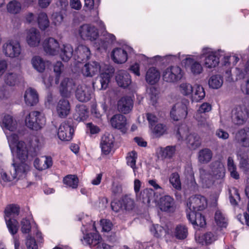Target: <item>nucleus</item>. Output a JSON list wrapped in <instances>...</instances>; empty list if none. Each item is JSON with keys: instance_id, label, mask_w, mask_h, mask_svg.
<instances>
[{"instance_id": "2f4dec72", "label": "nucleus", "mask_w": 249, "mask_h": 249, "mask_svg": "<svg viewBox=\"0 0 249 249\" xmlns=\"http://www.w3.org/2000/svg\"><path fill=\"white\" fill-rule=\"evenodd\" d=\"M52 159L50 157H41L40 158H36L34 161V166L38 170L48 169L52 166Z\"/></svg>"}, {"instance_id": "aec40b11", "label": "nucleus", "mask_w": 249, "mask_h": 249, "mask_svg": "<svg viewBox=\"0 0 249 249\" xmlns=\"http://www.w3.org/2000/svg\"><path fill=\"white\" fill-rule=\"evenodd\" d=\"M73 129L71 125L68 122L62 123L58 130L57 135L62 141H70L72 137Z\"/></svg>"}, {"instance_id": "f8f14e48", "label": "nucleus", "mask_w": 249, "mask_h": 249, "mask_svg": "<svg viewBox=\"0 0 249 249\" xmlns=\"http://www.w3.org/2000/svg\"><path fill=\"white\" fill-rule=\"evenodd\" d=\"M78 34L83 39L91 41L96 39L99 35L97 28L89 24L81 26L78 29Z\"/></svg>"}, {"instance_id": "a19ab883", "label": "nucleus", "mask_w": 249, "mask_h": 249, "mask_svg": "<svg viewBox=\"0 0 249 249\" xmlns=\"http://www.w3.org/2000/svg\"><path fill=\"white\" fill-rule=\"evenodd\" d=\"M31 64L33 67L38 72L42 73L46 68V62L40 56L36 55L31 59Z\"/></svg>"}, {"instance_id": "6e6d98bb", "label": "nucleus", "mask_w": 249, "mask_h": 249, "mask_svg": "<svg viewBox=\"0 0 249 249\" xmlns=\"http://www.w3.org/2000/svg\"><path fill=\"white\" fill-rule=\"evenodd\" d=\"M227 165L231 177L234 179H238L239 178V175L236 171V166L231 157L228 158Z\"/></svg>"}, {"instance_id": "49530a36", "label": "nucleus", "mask_w": 249, "mask_h": 249, "mask_svg": "<svg viewBox=\"0 0 249 249\" xmlns=\"http://www.w3.org/2000/svg\"><path fill=\"white\" fill-rule=\"evenodd\" d=\"M214 221L216 225L220 228H226L228 224L226 217L220 210L215 212Z\"/></svg>"}, {"instance_id": "cd10ccee", "label": "nucleus", "mask_w": 249, "mask_h": 249, "mask_svg": "<svg viewBox=\"0 0 249 249\" xmlns=\"http://www.w3.org/2000/svg\"><path fill=\"white\" fill-rule=\"evenodd\" d=\"M187 216L190 222L194 225L202 227L206 224L205 218L200 213L192 211L189 212L188 210Z\"/></svg>"}, {"instance_id": "de8ad7c7", "label": "nucleus", "mask_w": 249, "mask_h": 249, "mask_svg": "<svg viewBox=\"0 0 249 249\" xmlns=\"http://www.w3.org/2000/svg\"><path fill=\"white\" fill-rule=\"evenodd\" d=\"M7 227L10 233L15 235L18 230V221L13 218L5 219Z\"/></svg>"}, {"instance_id": "0e129e2a", "label": "nucleus", "mask_w": 249, "mask_h": 249, "mask_svg": "<svg viewBox=\"0 0 249 249\" xmlns=\"http://www.w3.org/2000/svg\"><path fill=\"white\" fill-rule=\"evenodd\" d=\"M124 209L126 211L131 210L134 207V202L133 199L128 196H125L121 200Z\"/></svg>"}, {"instance_id": "680f3d73", "label": "nucleus", "mask_w": 249, "mask_h": 249, "mask_svg": "<svg viewBox=\"0 0 249 249\" xmlns=\"http://www.w3.org/2000/svg\"><path fill=\"white\" fill-rule=\"evenodd\" d=\"M64 70V65L61 61H57L53 65V71L55 73L56 77L55 83L58 84L59 83V77Z\"/></svg>"}, {"instance_id": "c9c22d12", "label": "nucleus", "mask_w": 249, "mask_h": 249, "mask_svg": "<svg viewBox=\"0 0 249 249\" xmlns=\"http://www.w3.org/2000/svg\"><path fill=\"white\" fill-rule=\"evenodd\" d=\"M142 199L144 203L148 205L156 203L158 196L152 189H145L142 193Z\"/></svg>"}, {"instance_id": "3c124183", "label": "nucleus", "mask_w": 249, "mask_h": 249, "mask_svg": "<svg viewBox=\"0 0 249 249\" xmlns=\"http://www.w3.org/2000/svg\"><path fill=\"white\" fill-rule=\"evenodd\" d=\"M78 178L75 175H69L63 179L64 183L72 189L76 188L78 185Z\"/></svg>"}, {"instance_id": "c03bdc74", "label": "nucleus", "mask_w": 249, "mask_h": 249, "mask_svg": "<svg viewBox=\"0 0 249 249\" xmlns=\"http://www.w3.org/2000/svg\"><path fill=\"white\" fill-rule=\"evenodd\" d=\"M223 83L222 77L219 74L213 75L211 76L208 81L210 88L213 89L220 88Z\"/></svg>"}, {"instance_id": "e433bc0d", "label": "nucleus", "mask_w": 249, "mask_h": 249, "mask_svg": "<svg viewBox=\"0 0 249 249\" xmlns=\"http://www.w3.org/2000/svg\"><path fill=\"white\" fill-rule=\"evenodd\" d=\"M210 172L215 178H223L225 174L224 165L219 161H215L212 164L211 170Z\"/></svg>"}, {"instance_id": "864d4df0", "label": "nucleus", "mask_w": 249, "mask_h": 249, "mask_svg": "<svg viewBox=\"0 0 249 249\" xmlns=\"http://www.w3.org/2000/svg\"><path fill=\"white\" fill-rule=\"evenodd\" d=\"M194 117L197 121V124L199 126L205 128L209 127L210 126L211 123L208 120L205 115L195 113Z\"/></svg>"}, {"instance_id": "412c9836", "label": "nucleus", "mask_w": 249, "mask_h": 249, "mask_svg": "<svg viewBox=\"0 0 249 249\" xmlns=\"http://www.w3.org/2000/svg\"><path fill=\"white\" fill-rule=\"evenodd\" d=\"M92 89L86 85H79L77 87L75 96L81 102H87L91 98Z\"/></svg>"}, {"instance_id": "9d476101", "label": "nucleus", "mask_w": 249, "mask_h": 249, "mask_svg": "<svg viewBox=\"0 0 249 249\" xmlns=\"http://www.w3.org/2000/svg\"><path fill=\"white\" fill-rule=\"evenodd\" d=\"M182 57H185V58L182 60V62L187 70L195 75L202 72L203 71L202 65L197 60L199 58V56L194 58L190 55H182Z\"/></svg>"}, {"instance_id": "69168bd1", "label": "nucleus", "mask_w": 249, "mask_h": 249, "mask_svg": "<svg viewBox=\"0 0 249 249\" xmlns=\"http://www.w3.org/2000/svg\"><path fill=\"white\" fill-rule=\"evenodd\" d=\"M7 10L12 14H17L20 11V3L17 1L10 2L7 6Z\"/></svg>"}, {"instance_id": "393cba45", "label": "nucleus", "mask_w": 249, "mask_h": 249, "mask_svg": "<svg viewBox=\"0 0 249 249\" xmlns=\"http://www.w3.org/2000/svg\"><path fill=\"white\" fill-rule=\"evenodd\" d=\"M116 81L120 87L124 88L127 87L131 83L130 75L124 70H119L117 71Z\"/></svg>"}, {"instance_id": "20e7f679", "label": "nucleus", "mask_w": 249, "mask_h": 249, "mask_svg": "<svg viewBox=\"0 0 249 249\" xmlns=\"http://www.w3.org/2000/svg\"><path fill=\"white\" fill-rule=\"evenodd\" d=\"M26 126L30 129L37 131L41 129L46 124L43 114L37 111L30 112L25 118Z\"/></svg>"}, {"instance_id": "37998d69", "label": "nucleus", "mask_w": 249, "mask_h": 249, "mask_svg": "<svg viewBox=\"0 0 249 249\" xmlns=\"http://www.w3.org/2000/svg\"><path fill=\"white\" fill-rule=\"evenodd\" d=\"M19 207L17 205L10 204L8 205L4 211V218H13L18 215Z\"/></svg>"}, {"instance_id": "ddd939ff", "label": "nucleus", "mask_w": 249, "mask_h": 249, "mask_svg": "<svg viewBox=\"0 0 249 249\" xmlns=\"http://www.w3.org/2000/svg\"><path fill=\"white\" fill-rule=\"evenodd\" d=\"M43 50L49 55L55 56L59 52L60 45L55 38L51 37L45 38L42 43Z\"/></svg>"}, {"instance_id": "774afa93", "label": "nucleus", "mask_w": 249, "mask_h": 249, "mask_svg": "<svg viewBox=\"0 0 249 249\" xmlns=\"http://www.w3.org/2000/svg\"><path fill=\"white\" fill-rule=\"evenodd\" d=\"M150 231L157 237L161 236L164 233V230L162 227L158 224L153 225L150 228Z\"/></svg>"}, {"instance_id": "6ab92c4d", "label": "nucleus", "mask_w": 249, "mask_h": 249, "mask_svg": "<svg viewBox=\"0 0 249 249\" xmlns=\"http://www.w3.org/2000/svg\"><path fill=\"white\" fill-rule=\"evenodd\" d=\"M103 71L102 66L96 61L85 64L82 69V73L86 77H92L99 71Z\"/></svg>"}, {"instance_id": "9b49d317", "label": "nucleus", "mask_w": 249, "mask_h": 249, "mask_svg": "<svg viewBox=\"0 0 249 249\" xmlns=\"http://www.w3.org/2000/svg\"><path fill=\"white\" fill-rule=\"evenodd\" d=\"M207 205V202L204 196L201 195L192 196L188 200L186 212L188 210L189 212L202 211L205 209Z\"/></svg>"}, {"instance_id": "4d7b16f0", "label": "nucleus", "mask_w": 249, "mask_h": 249, "mask_svg": "<svg viewBox=\"0 0 249 249\" xmlns=\"http://www.w3.org/2000/svg\"><path fill=\"white\" fill-rule=\"evenodd\" d=\"M179 92L184 96H188L192 94L193 90V86L190 83L182 82L178 86Z\"/></svg>"}, {"instance_id": "a211bd4d", "label": "nucleus", "mask_w": 249, "mask_h": 249, "mask_svg": "<svg viewBox=\"0 0 249 249\" xmlns=\"http://www.w3.org/2000/svg\"><path fill=\"white\" fill-rule=\"evenodd\" d=\"M41 40L40 32L36 28H31L26 32V41L31 47H37Z\"/></svg>"}, {"instance_id": "dca6fc26", "label": "nucleus", "mask_w": 249, "mask_h": 249, "mask_svg": "<svg viewBox=\"0 0 249 249\" xmlns=\"http://www.w3.org/2000/svg\"><path fill=\"white\" fill-rule=\"evenodd\" d=\"M19 163H13L12 170L15 174L17 180L25 178L30 170V165L28 161H19Z\"/></svg>"}, {"instance_id": "2eb2a0df", "label": "nucleus", "mask_w": 249, "mask_h": 249, "mask_svg": "<svg viewBox=\"0 0 249 249\" xmlns=\"http://www.w3.org/2000/svg\"><path fill=\"white\" fill-rule=\"evenodd\" d=\"M233 141L243 147H249V127H245L238 130L234 136Z\"/></svg>"}, {"instance_id": "13d9d810", "label": "nucleus", "mask_w": 249, "mask_h": 249, "mask_svg": "<svg viewBox=\"0 0 249 249\" xmlns=\"http://www.w3.org/2000/svg\"><path fill=\"white\" fill-rule=\"evenodd\" d=\"M152 132L156 137H159L165 133L167 127L162 124H158L154 127L152 126Z\"/></svg>"}, {"instance_id": "a18cd8bd", "label": "nucleus", "mask_w": 249, "mask_h": 249, "mask_svg": "<svg viewBox=\"0 0 249 249\" xmlns=\"http://www.w3.org/2000/svg\"><path fill=\"white\" fill-rule=\"evenodd\" d=\"M3 80L6 85L13 86L18 82L19 77L16 73L9 72L4 75Z\"/></svg>"}, {"instance_id": "8fccbe9b", "label": "nucleus", "mask_w": 249, "mask_h": 249, "mask_svg": "<svg viewBox=\"0 0 249 249\" xmlns=\"http://www.w3.org/2000/svg\"><path fill=\"white\" fill-rule=\"evenodd\" d=\"M137 159V154L134 151H132L128 153L126 157V163L127 165L131 167L133 170L134 175L136 176V172L137 168L136 166V162Z\"/></svg>"}, {"instance_id": "4468645a", "label": "nucleus", "mask_w": 249, "mask_h": 249, "mask_svg": "<svg viewBox=\"0 0 249 249\" xmlns=\"http://www.w3.org/2000/svg\"><path fill=\"white\" fill-rule=\"evenodd\" d=\"M132 52L133 49L128 46L123 48H117L112 51L111 57L116 63H124L127 59L128 53H131Z\"/></svg>"}, {"instance_id": "5fc2aeb1", "label": "nucleus", "mask_w": 249, "mask_h": 249, "mask_svg": "<svg viewBox=\"0 0 249 249\" xmlns=\"http://www.w3.org/2000/svg\"><path fill=\"white\" fill-rule=\"evenodd\" d=\"M174 234L178 239H185L188 235L187 228L184 225H179L176 227Z\"/></svg>"}, {"instance_id": "b1692460", "label": "nucleus", "mask_w": 249, "mask_h": 249, "mask_svg": "<svg viewBox=\"0 0 249 249\" xmlns=\"http://www.w3.org/2000/svg\"><path fill=\"white\" fill-rule=\"evenodd\" d=\"M90 52L89 48L85 45L80 44L76 48L74 57L77 59L78 62H81L89 58Z\"/></svg>"}, {"instance_id": "58836bf2", "label": "nucleus", "mask_w": 249, "mask_h": 249, "mask_svg": "<svg viewBox=\"0 0 249 249\" xmlns=\"http://www.w3.org/2000/svg\"><path fill=\"white\" fill-rule=\"evenodd\" d=\"M191 95L193 101L198 102L201 101L205 96V91L204 88L199 84H195L193 86V92Z\"/></svg>"}, {"instance_id": "f257e3e1", "label": "nucleus", "mask_w": 249, "mask_h": 249, "mask_svg": "<svg viewBox=\"0 0 249 249\" xmlns=\"http://www.w3.org/2000/svg\"><path fill=\"white\" fill-rule=\"evenodd\" d=\"M82 222L81 231L83 234V239L85 243L91 247H96V249H112V247L104 242L96 231L95 222L89 217L82 215L79 218Z\"/></svg>"}, {"instance_id": "423d86ee", "label": "nucleus", "mask_w": 249, "mask_h": 249, "mask_svg": "<svg viewBox=\"0 0 249 249\" xmlns=\"http://www.w3.org/2000/svg\"><path fill=\"white\" fill-rule=\"evenodd\" d=\"M231 119L234 124H244L249 119V107L244 104L235 106L232 109Z\"/></svg>"}, {"instance_id": "f704fd0d", "label": "nucleus", "mask_w": 249, "mask_h": 249, "mask_svg": "<svg viewBox=\"0 0 249 249\" xmlns=\"http://www.w3.org/2000/svg\"><path fill=\"white\" fill-rule=\"evenodd\" d=\"M133 107V102L130 97L122 98L118 102V110L124 114L129 112Z\"/></svg>"}, {"instance_id": "338daca9", "label": "nucleus", "mask_w": 249, "mask_h": 249, "mask_svg": "<svg viewBox=\"0 0 249 249\" xmlns=\"http://www.w3.org/2000/svg\"><path fill=\"white\" fill-rule=\"evenodd\" d=\"M236 73L238 78H244L246 74L249 71V59L246 63L244 69H243L242 66H240V67L236 68Z\"/></svg>"}, {"instance_id": "c85d7f7f", "label": "nucleus", "mask_w": 249, "mask_h": 249, "mask_svg": "<svg viewBox=\"0 0 249 249\" xmlns=\"http://www.w3.org/2000/svg\"><path fill=\"white\" fill-rule=\"evenodd\" d=\"M160 75V72L156 68H149L145 74V81L150 85H154L159 81Z\"/></svg>"}, {"instance_id": "0eeeda50", "label": "nucleus", "mask_w": 249, "mask_h": 249, "mask_svg": "<svg viewBox=\"0 0 249 249\" xmlns=\"http://www.w3.org/2000/svg\"><path fill=\"white\" fill-rule=\"evenodd\" d=\"M2 52L6 57L18 58L21 53L19 41L17 39L8 40L2 45Z\"/></svg>"}, {"instance_id": "1a4fd4ad", "label": "nucleus", "mask_w": 249, "mask_h": 249, "mask_svg": "<svg viewBox=\"0 0 249 249\" xmlns=\"http://www.w3.org/2000/svg\"><path fill=\"white\" fill-rule=\"evenodd\" d=\"M183 76L182 70L178 66L167 68L162 72L163 81L168 83H176L181 79Z\"/></svg>"}, {"instance_id": "4c0bfd02", "label": "nucleus", "mask_w": 249, "mask_h": 249, "mask_svg": "<svg viewBox=\"0 0 249 249\" xmlns=\"http://www.w3.org/2000/svg\"><path fill=\"white\" fill-rule=\"evenodd\" d=\"M176 150L175 146H167L165 148H158L157 153L159 157L162 159H171L175 154Z\"/></svg>"}, {"instance_id": "603ef678", "label": "nucleus", "mask_w": 249, "mask_h": 249, "mask_svg": "<svg viewBox=\"0 0 249 249\" xmlns=\"http://www.w3.org/2000/svg\"><path fill=\"white\" fill-rule=\"evenodd\" d=\"M75 116H78L76 119L79 121L85 120L88 116V109L84 105H77Z\"/></svg>"}, {"instance_id": "4be33fe9", "label": "nucleus", "mask_w": 249, "mask_h": 249, "mask_svg": "<svg viewBox=\"0 0 249 249\" xmlns=\"http://www.w3.org/2000/svg\"><path fill=\"white\" fill-rule=\"evenodd\" d=\"M114 142V139L112 135L105 134L102 137L100 142V147L102 153L107 155L112 150Z\"/></svg>"}, {"instance_id": "6e6552de", "label": "nucleus", "mask_w": 249, "mask_h": 249, "mask_svg": "<svg viewBox=\"0 0 249 249\" xmlns=\"http://www.w3.org/2000/svg\"><path fill=\"white\" fill-rule=\"evenodd\" d=\"M189 102L187 99L182 100L175 104L170 111V116L174 121L185 119L188 114V106Z\"/></svg>"}, {"instance_id": "052dcab7", "label": "nucleus", "mask_w": 249, "mask_h": 249, "mask_svg": "<svg viewBox=\"0 0 249 249\" xmlns=\"http://www.w3.org/2000/svg\"><path fill=\"white\" fill-rule=\"evenodd\" d=\"M148 98L150 101V104L152 105H155L157 103L158 97V91L156 88L155 87H151L149 88L147 90Z\"/></svg>"}, {"instance_id": "473e14b6", "label": "nucleus", "mask_w": 249, "mask_h": 249, "mask_svg": "<svg viewBox=\"0 0 249 249\" xmlns=\"http://www.w3.org/2000/svg\"><path fill=\"white\" fill-rule=\"evenodd\" d=\"M200 182L204 188H209L213 183L214 178L210 172L201 169L199 171Z\"/></svg>"}, {"instance_id": "e2e57ef3", "label": "nucleus", "mask_w": 249, "mask_h": 249, "mask_svg": "<svg viewBox=\"0 0 249 249\" xmlns=\"http://www.w3.org/2000/svg\"><path fill=\"white\" fill-rule=\"evenodd\" d=\"M99 78L100 84L101 85V86L99 89H106L107 87V85L110 80V74L107 72H103L101 73Z\"/></svg>"}, {"instance_id": "7ed1b4c3", "label": "nucleus", "mask_w": 249, "mask_h": 249, "mask_svg": "<svg viewBox=\"0 0 249 249\" xmlns=\"http://www.w3.org/2000/svg\"><path fill=\"white\" fill-rule=\"evenodd\" d=\"M224 55V52L221 50H214L209 47L202 48L200 59L204 58L203 66L207 69H213L217 66L219 63V58Z\"/></svg>"}, {"instance_id": "5701e85b", "label": "nucleus", "mask_w": 249, "mask_h": 249, "mask_svg": "<svg viewBox=\"0 0 249 249\" xmlns=\"http://www.w3.org/2000/svg\"><path fill=\"white\" fill-rule=\"evenodd\" d=\"M17 181L15 174H14L12 169L8 171L0 169V183L3 186H10Z\"/></svg>"}, {"instance_id": "bf43d9fd", "label": "nucleus", "mask_w": 249, "mask_h": 249, "mask_svg": "<svg viewBox=\"0 0 249 249\" xmlns=\"http://www.w3.org/2000/svg\"><path fill=\"white\" fill-rule=\"evenodd\" d=\"M169 181L174 188L177 190L181 189V185L179 176L177 173H173L171 175Z\"/></svg>"}, {"instance_id": "c756f323", "label": "nucleus", "mask_w": 249, "mask_h": 249, "mask_svg": "<svg viewBox=\"0 0 249 249\" xmlns=\"http://www.w3.org/2000/svg\"><path fill=\"white\" fill-rule=\"evenodd\" d=\"M110 123L113 128L124 130L126 125V119L123 115L115 114L111 118Z\"/></svg>"}, {"instance_id": "a878e982", "label": "nucleus", "mask_w": 249, "mask_h": 249, "mask_svg": "<svg viewBox=\"0 0 249 249\" xmlns=\"http://www.w3.org/2000/svg\"><path fill=\"white\" fill-rule=\"evenodd\" d=\"M24 98L25 104L29 106H35L39 101L38 95L36 91L31 88L26 90Z\"/></svg>"}, {"instance_id": "72a5a7b5", "label": "nucleus", "mask_w": 249, "mask_h": 249, "mask_svg": "<svg viewBox=\"0 0 249 249\" xmlns=\"http://www.w3.org/2000/svg\"><path fill=\"white\" fill-rule=\"evenodd\" d=\"M70 109V103L67 100L63 99L59 100L56 107V111L60 117H66L69 114Z\"/></svg>"}, {"instance_id": "ea45409f", "label": "nucleus", "mask_w": 249, "mask_h": 249, "mask_svg": "<svg viewBox=\"0 0 249 249\" xmlns=\"http://www.w3.org/2000/svg\"><path fill=\"white\" fill-rule=\"evenodd\" d=\"M216 240V235L211 232H207L201 235L196 236V242L202 245L212 244Z\"/></svg>"}, {"instance_id": "09e8293b", "label": "nucleus", "mask_w": 249, "mask_h": 249, "mask_svg": "<svg viewBox=\"0 0 249 249\" xmlns=\"http://www.w3.org/2000/svg\"><path fill=\"white\" fill-rule=\"evenodd\" d=\"M37 22L39 28L42 30H45L50 25V21L48 16L45 12H40L37 18Z\"/></svg>"}, {"instance_id": "f03ea898", "label": "nucleus", "mask_w": 249, "mask_h": 249, "mask_svg": "<svg viewBox=\"0 0 249 249\" xmlns=\"http://www.w3.org/2000/svg\"><path fill=\"white\" fill-rule=\"evenodd\" d=\"M6 137L13 154L19 161H28L29 153L27 144L23 141H19L17 134L8 135L6 134Z\"/></svg>"}, {"instance_id": "bb28decb", "label": "nucleus", "mask_w": 249, "mask_h": 249, "mask_svg": "<svg viewBox=\"0 0 249 249\" xmlns=\"http://www.w3.org/2000/svg\"><path fill=\"white\" fill-rule=\"evenodd\" d=\"M159 207L161 211L171 212L174 210L175 201L170 196L166 195L160 197Z\"/></svg>"}, {"instance_id": "39448f33", "label": "nucleus", "mask_w": 249, "mask_h": 249, "mask_svg": "<svg viewBox=\"0 0 249 249\" xmlns=\"http://www.w3.org/2000/svg\"><path fill=\"white\" fill-rule=\"evenodd\" d=\"M177 137L178 139H185L188 147L191 150H195L201 144L199 136L195 133L189 134L187 127H180L178 129Z\"/></svg>"}, {"instance_id": "79ce46f5", "label": "nucleus", "mask_w": 249, "mask_h": 249, "mask_svg": "<svg viewBox=\"0 0 249 249\" xmlns=\"http://www.w3.org/2000/svg\"><path fill=\"white\" fill-rule=\"evenodd\" d=\"M213 153L208 148H204L200 150L198 153V160L203 164L209 162L212 160Z\"/></svg>"}, {"instance_id": "f3484780", "label": "nucleus", "mask_w": 249, "mask_h": 249, "mask_svg": "<svg viewBox=\"0 0 249 249\" xmlns=\"http://www.w3.org/2000/svg\"><path fill=\"white\" fill-rule=\"evenodd\" d=\"M0 124L2 127L3 130L5 131V134L8 135L14 134L12 133L9 134L6 130L10 132H13L15 131L17 128V123L16 120H14L12 116L9 114H4L2 116H0Z\"/></svg>"}, {"instance_id": "7c9ffc66", "label": "nucleus", "mask_w": 249, "mask_h": 249, "mask_svg": "<svg viewBox=\"0 0 249 249\" xmlns=\"http://www.w3.org/2000/svg\"><path fill=\"white\" fill-rule=\"evenodd\" d=\"M73 54L72 47L69 44L60 45L59 55L60 58L64 61H68Z\"/></svg>"}]
</instances>
